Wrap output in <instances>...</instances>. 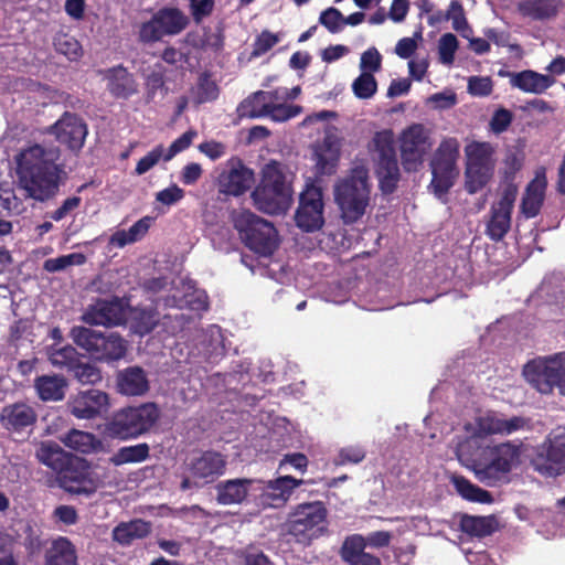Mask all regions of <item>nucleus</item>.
Wrapping results in <instances>:
<instances>
[{
    "label": "nucleus",
    "instance_id": "nucleus-14",
    "mask_svg": "<svg viewBox=\"0 0 565 565\" xmlns=\"http://www.w3.org/2000/svg\"><path fill=\"white\" fill-rule=\"evenodd\" d=\"M323 211L322 190L313 184L307 185L299 198L295 214L296 225L307 233L320 230L324 224Z\"/></svg>",
    "mask_w": 565,
    "mask_h": 565
},
{
    "label": "nucleus",
    "instance_id": "nucleus-15",
    "mask_svg": "<svg viewBox=\"0 0 565 565\" xmlns=\"http://www.w3.org/2000/svg\"><path fill=\"white\" fill-rule=\"evenodd\" d=\"M60 483L66 492L85 495L95 493L99 487L90 463L82 458L72 459L66 463L60 473Z\"/></svg>",
    "mask_w": 565,
    "mask_h": 565
},
{
    "label": "nucleus",
    "instance_id": "nucleus-32",
    "mask_svg": "<svg viewBox=\"0 0 565 565\" xmlns=\"http://www.w3.org/2000/svg\"><path fill=\"white\" fill-rule=\"evenodd\" d=\"M225 466L226 461L220 452L209 450L192 462L191 471L200 479H213L224 472Z\"/></svg>",
    "mask_w": 565,
    "mask_h": 565
},
{
    "label": "nucleus",
    "instance_id": "nucleus-13",
    "mask_svg": "<svg viewBox=\"0 0 565 565\" xmlns=\"http://www.w3.org/2000/svg\"><path fill=\"white\" fill-rule=\"evenodd\" d=\"M535 471L545 477H555L565 472V433L551 434L536 448L531 460Z\"/></svg>",
    "mask_w": 565,
    "mask_h": 565
},
{
    "label": "nucleus",
    "instance_id": "nucleus-3",
    "mask_svg": "<svg viewBox=\"0 0 565 565\" xmlns=\"http://www.w3.org/2000/svg\"><path fill=\"white\" fill-rule=\"evenodd\" d=\"M292 194V174L285 164L271 160L263 167L260 181L252 192V199L258 211L279 215L290 207Z\"/></svg>",
    "mask_w": 565,
    "mask_h": 565
},
{
    "label": "nucleus",
    "instance_id": "nucleus-43",
    "mask_svg": "<svg viewBox=\"0 0 565 565\" xmlns=\"http://www.w3.org/2000/svg\"><path fill=\"white\" fill-rule=\"evenodd\" d=\"M220 88L217 84L211 79L210 74L203 73L200 75L194 100L196 104L211 103L217 99Z\"/></svg>",
    "mask_w": 565,
    "mask_h": 565
},
{
    "label": "nucleus",
    "instance_id": "nucleus-11",
    "mask_svg": "<svg viewBox=\"0 0 565 565\" xmlns=\"http://www.w3.org/2000/svg\"><path fill=\"white\" fill-rule=\"evenodd\" d=\"M189 18L177 7H163L154 12L150 20L142 22L138 31V41L150 44L164 36L177 35L186 29Z\"/></svg>",
    "mask_w": 565,
    "mask_h": 565
},
{
    "label": "nucleus",
    "instance_id": "nucleus-19",
    "mask_svg": "<svg viewBox=\"0 0 565 565\" xmlns=\"http://www.w3.org/2000/svg\"><path fill=\"white\" fill-rule=\"evenodd\" d=\"M97 74L106 82V89L116 99H129L138 93L135 75L122 64L98 70Z\"/></svg>",
    "mask_w": 565,
    "mask_h": 565
},
{
    "label": "nucleus",
    "instance_id": "nucleus-10",
    "mask_svg": "<svg viewBox=\"0 0 565 565\" xmlns=\"http://www.w3.org/2000/svg\"><path fill=\"white\" fill-rule=\"evenodd\" d=\"M459 141L456 138L444 139L436 149L430 161L431 181L429 189L437 198L445 196L454 186L459 170Z\"/></svg>",
    "mask_w": 565,
    "mask_h": 565
},
{
    "label": "nucleus",
    "instance_id": "nucleus-30",
    "mask_svg": "<svg viewBox=\"0 0 565 565\" xmlns=\"http://www.w3.org/2000/svg\"><path fill=\"white\" fill-rule=\"evenodd\" d=\"M44 565H78L75 545L65 536L53 540L45 551Z\"/></svg>",
    "mask_w": 565,
    "mask_h": 565
},
{
    "label": "nucleus",
    "instance_id": "nucleus-27",
    "mask_svg": "<svg viewBox=\"0 0 565 565\" xmlns=\"http://www.w3.org/2000/svg\"><path fill=\"white\" fill-rule=\"evenodd\" d=\"M254 181V172L241 162L237 167L232 168L227 173L220 177V185L222 191L231 195H241L245 193Z\"/></svg>",
    "mask_w": 565,
    "mask_h": 565
},
{
    "label": "nucleus",
    "instance_id": "nucleus-34",
    "mask_svg": "<svg viewBox=\"0 0 565 565\" xmlns=\"http://www.w3.org/2000/svg\"><path fill=\"white\" fill-rule=\"evenodd\" d=\"M151 532V523L141 519L121 522L113 530V539L121 545H130L135 540L147 537Z\"/></svg>",
    "mask_w": 565,
    "mask_h": 565
},
{
    "label": "nucleus",
    "instance_id": "nucleus-12",
    "mask_svg": "<svg viewBox=\"0 0 565 565\" xmlns=\"http://www.w3.org/2000/svg\"><path fill=\"white\" fill-rule=\"evenodd\" d=\"M377 152L376 175L382 193L392 194L399 182L401 173L392 130L375 132L372 139Z\"/></svg>",
    "mask_w": 565,
    "mask_h": 565
},
{
    "label": "nucleus",
    "instance_id": "nucleus-26",
    "mask_svg": "<svg viewBox=\"0 0 565 565\" xmlns=\"http://www.w3.org/2000/svg\"><path fill=\"white\" fill-rule=\"evenodd\" d=\"M278 98V92L257 90L237 106L239 118H262L268 115L270 102Z\"/></svg>",
    "mask_w": 565,
    "mask_h": 565
},
{
    "label": "nucleus",
    "instance_id": "nucleus-16",
    "mask_svg": "<svg viewBox=\"0 0 565 565\" xmlns=\"http://www.w3.org/2000/svg\"><path fill=\"white\" fill-rule=\"evenodd\" d=\"M430 143L422 124H414L401 135V158L405 171L414 172L423 164Z\"/></svg>",
    "mask_w": 565,
    "mask_h": 565
},
{
    "label": "nucleus",
    "instance_id": "nucleus-52",
    "mask_svg": "<svg viewBox=\"0 0 565 565\" xmlns=\"http://www.w3.org/2000/svg\"><path fill=\"white\" fill-rule=\"evenodd\" d=\"M215 9V0H189V11L195 24L210 18Z\"/></svg>",
    "mask_w": 565,
    "mask_h": 565
},
{
    "label": "nucleus",
    "instance_id": "nucleus-59",
    "mask_svg": "<svg viewBox=\"0 0 565 565\" xmlns=\"http://www.w3.org/2000/svg\"><path fill=\"white\" fill-rule=\"evenodd\" d=\"M513 119V114L509 109H497L490 120V129L492 132L499 135L508 130Z\"/></svg>",
    "mask_w": 565,
    "mask_h": 565
},
{
    "label": "nucleus",
    "instance_id": "nucleus-31",
    "mask_svg": "<svg viewBox=\"0 0 565 565\" xmlns=\"http://www.w3.org/2000/svg\"><path fill=\"white\" fill-rule=\"evenodd\" d=\"M562 7V0H522L518 4V11L523 17L542 21L556 17Z\"/></svg>",
    "mask_w": 565,
    "mask_h": 565
},
{
    "label": "nucleus",
    "instance_id": "nucleus-37",
    "mask_svg": "<svg viewBox=\"0 0 565 565\" xmlns=\"http://www.w3.org/2000/svg\"><path fill=\"white\" fill-rule=\"evenodd\" d=\"M460 530L477 537H486L497 530V521L493 516H475L465 514L459 521Z\"/></svg>",
    "mask_w": 565,
    "mask_h": 565
},
{
    "label": "nucleus",
    "instance_id": "nucleus-25",
    "mask_svg": "<svg viewBox=\"0 0 565 565\" xmlns=\"http://www.w3.org/2000/svg\"><path fill=\"white\" fill-rule=\"evenodd\" d=\"M117 391L127 396H140L149 390L146 372L140 366H128L116 376Z\"/></svg>",
    "mask_w": 565,
    "mask_h": 565
},
{
    "label": "nucleus",
    "instance_id": "nucleus-20",
    "mask_svg": "<svg viewBox=\"0 0 565 565\" xmlns=\"http://www.w3.org/2000/svg\"><path fill=\"white\" fill-rule=\"evenodd\" d=\"M83 321L89 326H120L126 322V310L118 298L98 300L84 312Z\"/></svg>",
    "mask_w": 565,
    "mask_h": 565
},
{
    "label": "nucleus",
    "instance_id": "nucleus-35",
    "mask_svg": "<svg viewBox=\"0 0 565 565\" xmlns=\"http://www.w3.org/2000/svg\"><path fill=\"white\" fill-rule=\"evenodd\" d=\"M546 182L545 180H532L525 190L521 202V212L527 217H535L543 205Z\"/></svg>",
    "mask_w": 565,
    "mask_h": 565
},
{
    "label": "nucleus",
    "instance_id": "nucleus-40",
    "mask_svg": "<svg viewBox=\"0 0 565 565\" xmlns=\"http://www.w3.org/2000/svg\"><path fill=\"white\" fill-rule=\"evenodd\" d=\"M451 483L454 484L456 491L465 500L488 504L493 502V497L489 491L472 483L469 479H467L463 476H452Z\"/></svg>",
    "mask_w": 565,
    "mask_h": 565
},
{
    "label": "nucleus",
    "instance_id": "nucleus-45",
    "mask_svg": "<svg viewBox=\"0 0 565 565\" xmlns=\"http://www.w3.org/2000/svg\"><path fill=\"white\" fill-rule=\"evenodd\" d=\"M55 51L66 56L70 61H78L83 56L81 43L68 34H60L54 39Z\"/></svg>",
    "mask_w": 565,
    "mask_h": 565
},
{
    "label": "nucleus",
    "instance_id": "nucleus-17",
    "mask_svg": "<svg viewBox=\"0 0 565 565\" xmlns=\"http://www.w3.org/2000/svg\"><path fill=\"white\" fill-rule=\"evenodd\" d=\"M51 132L56 140L65 145L72 151H79L88 134L87 125L76 114L65 111L51 127Z\"/></svg>",
    "mask_w": 565,
    "mask_h": 565
},
{
    "label": "nucleus",
    "instance_id": "nucleus-4",
    "mask_svg": "<svg viewBox=\"0 0 565 565\" xmlns=\"http://www.w3.org/2000/svg\"><path fill=\"white\" fill-rule=\"evenodd\" d=\"M371 184L369 170L356 166L334 185V201L345 224L359 221L370 204Z\"/></svg>",
    "mask_w": 565,
    "mask_h": 565
},
{
    "label": "nucleus",
    "instance_id": "nucleus-58",
    "mask_svg": "<svg viewBox=\"0 0 565 565\" xmlns=\"http://www.w3.org/2000/svg\"><path fill=\"white\" fill-rule=\"evenodd\" d=\"M196 135L198 132L195 130L190 129L177 138L168 148L164 154V161H170L179 152L188 149Z\"/></svg>",
    "mask_w": 565,
    "mask_h": 565
},
{
    "label": "nucleus",
    "instance_id": "nucleus-39",
    "mask_svg": "<svg viewBox=\"0 0 565 565\" xmlns=\"http://www.w3.org/2000/svg\"><path fill=\"white\" fill-rule=\"evenodd\" d=\"M466 166L493 167L494 148L490 142L472 141L465 147Z\"/></svg>",
    "mask_w": 565,
    "mask_h": 565
},
{
    "label": "nucleus",
    "instance_id": "nucleus-46",
    "mask_svg": "<svg viewBox=\"0 0 565 565\" xmlns=\"http://www.w3.org/2000/svg\"><path fill=\"white\" fill-rule=\"evenodd\" d=\"M49 360L53 365L65 367L70 372L78 362L79 354L72 345H65L60 349H51Z\"/></svg>",
    "mask_w": 565,
    "mask_h": 565
},
{
    "label": "nucleus",
    "instance_id": "nucleus-6",
    "mask_svg": "<svg viewBox=\"0 0 565 565\" xmlns=\"http://www.w3.org/2000/svg\"><path fill=\"white\" fill-rule=\"evenodd\" d=\"M160 409L154 403L128 406L115 412L105 424L111 438L128 440L148 433L159 420Z\"/></svg>",
    "mask_w": 565,
    "mask_h": 565
},
{
    "label": "nucleus",
    "instance_id": "nucleus-33",
    "mask_svg": "<svg viewBox=\"0 0 565 565\" xmlns=\"http://www.w3.org/2000/svg\"><path fill=\"white\" fill-rule=\"evenodd\" d=\"M67 387L66 380L61 375H41L34 381V388L43 402L62 401Z\"/></svg>",
    "mask_w": 565,
    "mask_h": 565
},
{
    "label": "nucleus",
    "instance_id": "nucleus-57",
    "mask_svg": "<svg viewBox=\"0 0 565 565\" xmlns=\"http://www.w3.org/2000/svg\"><path fill=\"white\" fill-rule=\"evenodd\" d=\"M301 111L300 106L295 105H284V104H274L270 102L268 115L275 121H285L290 118L296 117Z\"/></svg>",
    "mask_w": 565,
    "mask_h": 565
},
{
    "label": "nucleus",
    "instance_id": "nucleus-42",
    "mask_svg": "<svg viewBox=\"0 0 565 565\" xmlns=\"http://www.w3.org/2000/svg\"><path fill=\"white\" fill-rule=\"evenodd\" d=\"M493 167H471L466 166L465 189L469 194H476L481 191L493 175Z\"/></svg>",
    "mask_w": 565,
    "mask_h": 565
},
{
    "label": "nucleus",
    "instance_id": "nucleus-7",
    "mask_svg": "<svg viewBox=\"0 0 565 565\" xmlns=\"http://www.w3.org/2000/svg\"><path fill=\"white\" fill-rule=\"evenodd\" d=\"M329 511L322 501L302 502L292 508L286 521V531L297 543L310 544L328 533Z\"/></svg>",
    "mask_w": 565,
    "mask_h": 565
},
{
    "label": "nucleus",
    "instance_id": "nucleus-36",
    "mask_svg": "<svg viewBox=\"0 0 565 565\" xmlns=\"http://www.w3.org/2000/svg\"><path fill=\"white\" fill-rule=\"evenodd\" d=\"M63 443L66 447L86 455L98 452L103 448L102 440L94 434L77 429L70 430Z\"/></svg>",
    "mask_w": 565,
    "mask_h": 565
},
{
    "label": "nucleus",
    "instance_id": "nucleus-51",
    "mask_svg": "<svg viewBox=\"0 0 565 565\" xmlns=\"http://www.w3.org/2000/svg\"><path fill=\"white\" fill-rule=\"evenodd\" d=\"M366 546V541L362 535H351L347 537L342 544L340 552L341 558L349 564L352 559L362 554Z\"/></svg>",
    "mask_w": 565,
    "mask_h": 565
},
{
    "label": "nucleus",
    "instance_id": "nucleus-18",
    "mask_svg": "<svg viewBox=\"0 0 565 565\" xmlns=\"http://www.w3.org/2000/svg\"><path fill=\"white\" fill-rule=\"evenodd\" d=\"M108 406V394L95 388L78 392L67 403L70 413L78 419H93L106 412Z\"/></svg>",
    "mask_w": 565,
    "mask_h": 565
},
{
    "label": "nucleus",
    "instance_id": "nucleus-38",
    "mask_svg": "<svg viewBox=\"0 0 565 565\" xmlns=\"http://www.w3.org/2000/svg\"><path fill=\"white\" fill-rule=\"evenodd\" d=\"M512 213L491 206L490 218L487 222L486 234L493 242H500L511 228Z\"/></svg>",
    "mask_w": 565,
    "mask_h": 565
},
{
    "label": "nucleus",
    "instance_id": "nucleus-9",
    "mask_svg": "<svg viewBox=\"0 0 565 565\" xmlns=\"http://www.w3.org/2000/svg\"><path fill=\"white\" fill-rule=\"evenodd\" d=\"M526 381L540 393L550 394L558 387L565 394V353L539 356L523 367Z\"/></svg>",
    "mask_w": 565,
    "mask_h": 565
},
{
    "label": "nucleus",
    "instance_id": "nucleus-55",
    "mask_svg": "<svg viewBox=\"0 0 565 565\" xmlns=\"http://www.w3.org/2000/svg\"><path fill=\"white\" fill-rule=\"evenodd\" d=\"M458 49V40L452 33H445L439 39L438 53L439 60L444 64H451L455 60V53Z\"/></svg>",
    "mask_w": 565,
    "mask_h": 565
},
{
    "label": "nucleus",
    "instance_id": "nucleus-5",
    "mask_svg": "<svg viewBox=\"0 0 565 565\" xmlns=\"http://www.w3.org/2000/svg\"><path fill=\"white\" fill-rule=\"evenodd\" d=\"M70 338L97 362H117L124 359L128 351V341L115 331H98L88 327L74 326L70 331Z\"/></svg>",
    "mask_w": 565,
    "mask_h": 565
},
{
    "label": "nucleus",
    "instance_id": "nucleus-56",
    "mask_svg": "<svg viewBox=\"0 0 565 565\" xmlns=\"http://www.w3.org/2000/svg\"><path fill=\"white\" fill-rule=\"evenodd\" d=\"M164 148L162 145H158L146 156L139 159L136 164L135 172L138 175H142L152 169L161 159L164 160Z\"/></svg>",
    "mask_w": 565,
    "mask_h": 565
},
{
    "label": "nucleus",
    "instance_id": "nucleus-2",
    "mask_svg": "<svg viewBox=\"0 0 565 565\" xmlns=\"http://www.w3.org/2000/svg\"><path fill=\"white\" fill-rule=\"evenodd\" d=\"M475 440L458 444V458L475 473L478 481L487 487H495L507 478L519 459V448L510 443L476 446Z\"/></svg>",
    "mask_w": 565,
    "mask_h": 565
},
{
    "label": "nucleus",
    "instance_id": "nucleus-28",
    "mask_svg": "<svg viewBox=\"0 0 565 565\" xmlns=\"http://www.w3.org/2000/svg\"><path fill=\"white\" fill-rule=\"evenodd\" d=\"M510 83L524 93L542 94L555 83V79L551 75L524 70L511 74Z\"/></svg>",
    "mask_w": 565,
    "mask_h": 565
},
{
    "label": "nucleus",
    "instance_id": "nucleus-8",
    "mask_svg": "<svg viewBox=\"0 0 565 565\" xmlns=\"http://www.w3.org/2000/svg\"><path fill=\"white\" fill-rule=\"evenodd\" d=\"M233 224L241 239L260 256H270L278 247V233L274 225L247 210L233 214Z\"/></svg>",
    "mask_w": 565,
    "mask_h": 565
},
{
    "label": "nucleus",
    "instance_id": "nucleus-47",
    "mask_svg": "<svg viewBox=\"0 0 565 565\" xmlns=\"http://www.w3.org/2000/svg\"><path fill=\"white\" fill-rule=\"evenodd\" d=\"M23 210V202L15 195L14 190L0 186V216L20 214Z\"/></svg>",
    "mask_w": 565,
    "mask_h": 565
},
{
    "label": "nucleus",
    "instance_id": "nucleus-24",
    "mask_svg": "<svg viewBox=\"0 0 565 565\" xmlns=\"http://www.w3.org/2000/svg\"><path fill=\"white\" fill-rule=\"evenodd\" d=\"M256 484H262V481L247 478L220 481L215 486L216 500L223 505L239 504L252 491H256Z\"/></svg>",
    "mask_w": 565,
    "mask_h": 565
},
{
    "label": "nucleus",
    "instance_id": "nucleus-62",
    "mask_svg": "<svg viewBox=\"0 0 565 565\" xmlns=\"http://www.w3.org/2000/svg\"><path fill=\"white\" fill-rule=\"evenodd\" d=\"M183 198L184 190L177 184H171L156 194V200L167 206L175 204Z\"/></svg>",
    "mask_w": 565,
    "mask_h": 565
},
{
    "label": "nucleus",
    "instance_id": "nucleus-54",
    "mask_svg": "<svg viewBox=\"0 0 565 565\" xmlns=\"http://www.w3.org/2000/svg\"><path fill=\"white\" fill-rule=\"evenodd\" d=\"M85 260V256L81 253H73L63 255L56 258L46 259L44 263V269L50 273H55L65 269L72 265H81Z\"/></svg>",
    "mask_w": 565,
    "mask_h": 565
},
{
    "label": "nucleus",
    "instance_id": "nucleus-1",
    "mask_svg": "<svg viewBox=\"0 0 565 565\" xmlns=\"http://www.w3.org/2000/svg\"><path fill=\"white\" fill-rule=\"evenodd\" d=\"M58 147L33 143L17 156L19 185L25 195L38 202L54 199L67 180Z\"/></svg>",
    "mask_w": 565,
    "mask_h": 565
},
{
    "label": "nucleus",
    "instance_id": "nucleus-64",
    "mask_svg": "<svg viewBox=\"0 0 565 565\" xmlns=\"http://www.w3.org/2000/svg\"><path fill=\"white\" fill-rule=\"evenodd\" d=\"M382 65V56L375 47H370L361 56V68L377 72Z\"/></svg>",
    "mask_w": 565,
    "mask_h": 565
},
{
    "label": "nucleus",
    "instance_id": "nucleus-53",
    "mask_svg": "<svg viewBox=\"0 0 565 565\" xmlns=\"http://www.w3.org/2000/svg\"><path fill=\"white\" fill-rule=\"evenodd\" d=\"M344 15L334 7L323 10L319 17V23L330 33H339L343 29Z\"/></svg>",
    "mask_w": 565,
    "mask_h": 565
},
{
    "label": "nucleus",
    "instance_id": "nucleus-29",
    "mask_svg": "<svg viewBox=\"0 0 565 565\" xmlns=\"http://www.w3.org/2000/svg\"><path fill=\"white\" fill-rule=\"evenodd\" d=\"M467 436L463 440L476 439V446L486 445L490 435L501 434V418L492 414L479 416L473 423L465 425Z\"/></svg>",
    "mask_w": 565,
    "mask_h": 565
},
{
    "label": "nucleus",
    "instance_id": "nucleus-63",
    "mask_svg": "<svg viewBox=\"0 0 565 565\" xmlns=\"http://www.w3.org/2000/svg\"><path fill=\"white\" fill-rule=\"evenodd\" d=\"M82 203V199L79 196H71L63 201L60 207L50 213V217L60 222L65 218L72 211L76 210Z\"/></svg>",
    "mask_w": 565,
    "mask_h": 565
},
{
    "label": "nucleus",
    "instance_id": "nucleus-61",
    "mask_svg": "<svg viewBox=\"0 0 565 565\" xmlns=\"http://www.w3.org/2000/svg\"><path fill=\"white\" fill-rule=\"evenodd\" d=\"M279 39L269 31H263L255 40L253 45V55L259 56L273 49Z\"/></svg>",
    "mask_w": 565,
    "mask_h": 565
},
{
    "label": "nucleus",
    "instance_id": "nucleus-21",
    "mask_svg": "<svg viewBox=\"0 0 565 565\" xmlns=\"http://www.w3.org/2000/svg\"><path fill=\"white\" fill-rule=\"evenodd\" d=\"M303 480L291 476L279 477L264 484H256V491L260 490V503L265 507L281 508L289 500L294 490L299 487Z\"/></svg>",
    "mask_w": 565,
    "mask_h": 565
},
{
    "label": "nucleus",
    "instance_id": "nucleus-60",
    "mask_svg": "<svg viewBox=\"0 0 565 565\" xmlns=\"http://www.w3.org/2000/svg\"><path fill=\"white\" fill-rule=\"evenodd\" d=\"M493 85L490 77L471 76L468 79V92L473 96H489Z\"/></svg>",
    "mask_w": 565,
    "mask_h": 565
},
{
    "label": "nucleus",
    "instance_id": "nucleus-48",
    "mask_svg": "<svg viewBox=\"0 0 565 565\" xmlns=\"http://www.w3.org/2000/svg\"><path fill=\"white\" fill-rule=\"evenodd\" d=\"M448 21L451 20L452 28L459 32L463 38H468V32H471L468 21L466 19L463 6L459 0H452L446 11Z\"/></svg>",
    "mask_w": 565,
    "mask_h": 565
},
{
    "label": "nucleus",
    "instance_id": "nucleus-50",
    "mask_svg": "<svg viewBox=\"0 0 565 565\" xmlns=\"http://www.w3.org/2000/svg\"><path fill=\"white\" fill-rule=\"evenodd\" d=\"M70 372L82 384H95L102 380V373L97 366L88 362H81V360Z\"/></svg>",
    "mask_w": 565,
    "mask_h": 565
},
{
    "label": "nucleus",
    "instance_id": "nucleus-49",
    "mask_svg": "<svg viewBox=\"0 0 565 565\" xmlns=\"http://www.w3.org/2000/svg\"><path fill=\"white\" fill-rule=\"evenodd\" d=\"M352 89L358 98L369 99L376 93L377 83L372 73L363 72L354 79Z\"/></svg>",
    "mask_w": 565,
    "mask_h": 565
},
{
    "label": "nucleus",
    "instance_id": "nucleus-23",
    "mask_svg": "<svg viewBox=\"0 0 565 565\" xmlns=\"http://www.w3.org/2000/svg\"><path fill=\"white\" fill-rule=\"evenodd\" d=\"M341 154V141L333 134H327L321 143L316 147V174L318 177L333 175L337 172Z\"/></svg>",
    "mask_w": 565,
    "mask_h": 565
},
{
    "label": "nucleus",
    "instance_id": "nucleus-22",
    "mask_svg": "<svg viewBox=\"0 0 565 565\" xmlns=\"http://www.w3.org/2000/svg\"><path fill=\"white\" fill-rule=\"evenodd\" d=\"M38 419L35 409L23 402L6 405L0 413L2 427L12 433H21L34 426Z\"/></svg>",
    "mask_w": 565,
    "mask_h": 565
},
{
    "label": "nucleus",
    "instance_id": "nucleus-44",
    "mask_svg": "<svg viewBox=\"0 0 565 565\" xmlns=\"http://www.w3.org/2000/svg\"><path fill=\"white\" fill-rule=\"evenodd\" d=\"M38 458L40 461L60 472L66 466L64 462V452L56 444L42 445L38 451Z\"/></svg>",
    "mask_w": 565,
    "mask_h": 565
},
{
    "label": "nucleus",
    "instance_id": "nucleus-41",
    "mask_svg": "<svg viewBox=\"0 0 565 565\" xmlns=\"http://www.w3.org/2000/svg\"><path fill=\"white\" fill-rule=\"evenodd\" d=\"M150 457V447L147 443L120 447L109 458V463L119 467L126 463H139Z\"/></svg>",
    "mask_w": 565,
    "mask_h": 565
}]
</instances>
